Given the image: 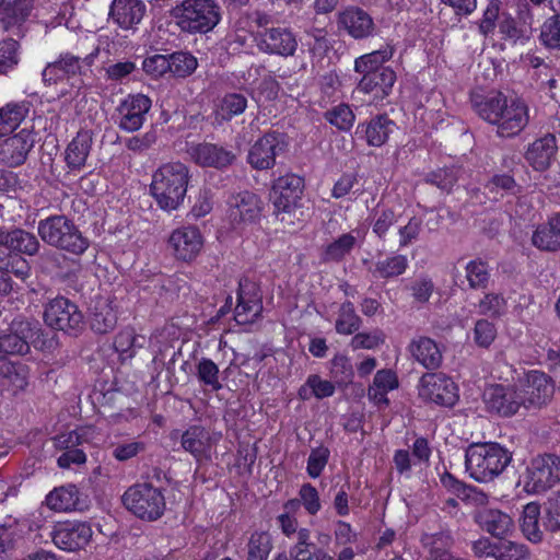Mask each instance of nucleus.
<instances>
[{
	"label": "nucleus",
	"instance_id": "obj_1",
	"mask_svg": "<svg viewBox=\"0 0 560 560\" xmlns=\"http://www.w3.org/2000/svg\"><path fill=\"white\" fill-rule=\"evenodd\" d=\"M471 104L480 118L497 126L499 137H515L529 122L528 105L521 98L508 100L502 93L495 92L474 95Z\"/></svg>",
	"mask_w": 560,
	"mask_h": 560
},
{
	"label": "nucleus",
	"instance_id": "obj_2",
	"mask_svg": "<svg viewBox=\"0 0 560 560\" xmlns=\"http://www.w3.org/2000/svg\"><path fill=\"white\" fill-rule=\"evenodd\" d=\"M190 171L180 162L162 164L152 175L150 192L164 211L177 210L185 200L190 182Z\"/></svg>",
	"mask_w": 560,
	"mask_h": 560
},
{
	"label": "nucleus",
	"instance_id": "obj_3",
	"mask_svg": "<svg viewBox=\"0 0 560 560\" xmlns=\"http://www.w3.org/2000/svg\"><path fill=\"white\" fill-rule=\"evenodd\" d=\"M512 462V453L499 443H472L465 452V467L478 482H489L500 476Z\"/></svg>",
	"mask_w": 560,
	"mask_h": 560
},
{
	"label": "nucleus",
	"instance_id": "obj_4",
	"mask_svg": "<svg viewBox=\"0 0 560 560\" xmlns=\"http://www.w3.org/2000/svg\"><path fill=\"white\" fill-rule=\"evenodd\" d=\"M37 232L47 245L75 256L84 254L90 246L89 238L65 214H55L40 220Z\"/></svg>",
	"mask_w": 560,
	"mask_h": 560
},
{
	"label": "nucleus",
	"instance_id": "obj_5",
	"mask_svg": "<svg viewBox=\"0 0 560 560\" xmlns=\"http://www.w3.org/2000/svg\"><path fill=\"white\" fill-rule=\"evenodd\" d=\"M560 482V456L544 453L533 457L520 478L527 493L539 494Z\"/></svg>",
	"mask_w": 560,
	"mask_h": 560
},
{
	"label": "nucleus",
	"instance_id": "obj_6",
	"mask_svg": "<svg viewBox=\"0 0 560 560\" xmlns=\"http://www.w3.org/2000/svg\"><path fill=\"white\" fill-rule=\"evenodd\" d=\"M122 503L137 517L148 522L159 520L166 508L162 490L148 482L129 487L122 495Z\"/></svg>",
	"mask_w": 560,
	"mask_h": 560
},
{
	"label": "nucleus",
	"instance_id": "obj_7",
	"mask_svg": "<svg viewBox=\"0 0 560 560\" xmlns=\"http://www.w3.org/2000/svg\"><path fill=\"white\" fill-rule=\"evenodd\" d=\"M40 328L37 322L22 317L14 318L9 328L0 335V353L9 355H24L30 351V345L51 348L54 340L39 342Z\"/></svg>",
	"mask_w": 560,
	"mask_h": 560
},
{
	"label": "nucleus",
	"instance_id": "obj_8",
	"mask_svg": "<svg viewBox=\"0 0 560 560\" xmlns=\"http://www.w3.org/2000/svg\"><path fill=\"white\" fill-rule=\"evenodd\" d=\"M45 324L69 335H78L84 327V317L78 305L67 298L57 296L44 307Z\"/></svg>",
	"mask_w": 560,
	"mask_h": 560
},
{
	"label": "nucleus",
	"instance_id": "obj_9",
	"mask_svg": "<svg viewBox=\"0 0 560 560\" xmlns=\"http://www.w3.org/2000/svg\"><path fill=\"white\" fill-rule=\"evenodd\" d=\"M419 397L439 406L452 407L458 399L457 387L442 373H427L420 378Z\"/></svg>",
	"mask_w": 560,
	"mask_h": 560
},
{
	"label": "nucleus",
	"instance_id": "obj_10",
	"mask_svg": "<svg viewBox=\"0 0 560 560\" xmlns=\"http://www.w3.org/2000/svg\"><path fill=\"white\" fill-rule=\"evenodd\" d=\"M304 189V180L294 174H287L275 180L270 200L276 213H291L299 205Z\"/></svg>",
	"mask_w": 560,
	"mask_h": 560
},
{
	"label": "nucleus",
	"instance_id": "obj_11",
	"mask_svg": "<svg viewBox=\"0 0 560 560\" xmlns=\"http://www.w3.org/2000/svg\"><path fill=\"white\" fill-rule=\"evenodd\" d=\"M93 530L85 522H65L54 526L50 537L55 546L68 552L84 549L91 541Z\"/></svg>",
	"mask_w": 560,
	"mask_h": 560
},
{
	"label": "nucleus",
	"instance_id": "obj_12",
	"mask_svg": "<svg viewBox=\"0 0 560 560\" xmlns=\"http://www.w3.org/2000/svg\"><path fill=\"white\" fill-rule=\"evenodd\" d=\"M285 136L270 131L259 138L250 148L248 162L256 170H268L276 163V158L287 148Z\"/></svg>",
	"mask_w": 560,
	"mask_h": 560
},
{
	"label": "nucleus",
	"instance_id": "obj_13",
	"mask_svg": "<svg viewBox=\"0 0 560 560\" xmlns=\"http://www.w3.org/2000/svg\"><path fill=\"white\" fill-rule=\"evenodd\" d=\"M518 389L522 394L525 408H540L551 400L555 393V385L551 378L545 373L530 371L521 382Z\"/></svg>",
	"mask_w": 560,
	"mask_h": 560
},
{
	"label": "nucleus",
	"instance_id": "obj_14",
	"mask_svg": "<svg viewBox=\"0 0 560 560\" xmlns=\"http://www.w3.org/2000/svg\"><path fill=\"white\" fill-rule=\"evenodd\" d=\"M261 213V201L257 195L244 190L232 194L228 199V218L233 228L254 223Z\"/></svg>",
	"mask_w": 560,
	"mask_h": 560
},
{
	"label": "nucleus",
	"instance_id": "obj_15",
	"mask_svg": "<svg viewBox=\"0 0 560 560\" xmlns=\"http://www.w3.org/2000/svg\"><path fill=\"white\" fill-rule=\"evenodd\" d=\"M485 401L490 412L500 417L514 416L524 407L522 394L515 386L497 384L485 392Z\"/></svg>",
	"mask_w": 560,
	"mask_h": 560
},
{
	"label": "nucleus",
	"instance_id": "obj_16",
	"mask_svg": "<svg viewBox=\"0 0 560 560\" xmlns=\"http://www.w3.org/2000/svg\"><path fill=\"white\" fill-rule=\"evenodd\" d=\"M34 144L35 137L27 129L4 138L0 141V164L8 167L24 164Z\"/></svg>",
	"mask_w": 560,
	"mask_h": 560
},
{
	"label": "nucleus",
	"instance_id": "obj_17",
	"mask_svg": "<svg viewBox=\"0 0 560 560\" xmlns=\"http://www.w3.org/2000/svg\"><path fill=\"white\" fill-rule=\"evenodd\" d=\"M258 48L260 51L281 57H291L298 49V39L287 27H270L259 33Z\"/></svg>",
	"mask_w": 560,
	"mask_h": 560
},
{
	"label": "nucleus",
	"instance_id": "obj_18",
	"mask_svg": "<svg viewBox=\"0 0 560 560\" xmlns=\"http://www.w3.org/2000/svg\"><path fill=\"white\" fill-rule=\"evenodd\" d=\"M151 105V100L147 95H129L117 108L119 128L128 132L139 130L145 120V115L149 113Z\"/></svg>",
	"mask_w": 560,
	"mask_h": 560
},
{
	"label": "nucleus",
	"instance_id": "obj_19",
	"mask_svg": "<svg viewBox=\"0 0 560 560\" xmlns=\"http://www.w3.org/2000/svg\"><path fill=\"white\" fill-rule=\"evenodd\" d=\"M262 311L261 296L256 284L248 279L238 282L237 304L235 306V320L241 324H249L260 315Z\"/></svg>",
	"mask_w": 560,
	"mask_h": 560
},
{
	"label": "nucleus",
	"instance_id": "obj_20",
	"mask_svg": "<svg viewBox=\"0 0 560 560\" xmlns=\"http://www.w3.org/2000/svg\"><path fill=\"white\" fill-rule=\"evenodd\" d=\"M174 256L183 261H191L200 253L203 238L195 226H184L173 231L168 240Z\"/></svg>",
	"mask_w": 560,
	"mask_h": 560
},
{
	"label": "nucleus",
	"instance_id": "obj_21",
	"mask_svg": "<svg viewBox=\"0 0 560 560\" xmlns=\"http://www.w3.org/2000/svg\"><path fill=\"white\" fill-rule=\"evenodd\" d=\"M338 26L354 39L370 37L375 31L371 15L358 7H350L342 11L338 16Z\"/></svg>",
	"mask_w": 560,
	"mask_h": 560
},
{
	"label": "nucleus",
	"instance_id": "obj_22",
	"mask_svg": "<svg viewBox=\"0 0 560 560\" xmlns=\"http://www.w3.org/2000/svg\"><path fill=\"white\" fill-rule=\"evenodd\" d=\"M474 522L483 530L497 538H503L513 528V520L501 510L480 506L474 511Z\"/></svg>",
	"mask_w": 560,
	"mask_h": 560
},
{
	"label": "nucleus",
	"instance_id": "obj_23",
	"mask_svg": "<svg viewBox=\"0 0 560 560\" xmlns=\"http://www.w3.org/2000/svg\"><path fill=\"white\" fill-rule=\"evenodd\" d=\"M187 152L196 164L203 167H226L235 159L233 152L208 142L191 145Z\"/></svg>",
	"mask_w": 560,
	"mask_h": 560
},
{
	"label": "nucleus",
	"instance_id": "obj_24",
	"mask_svg": "<svg viewBox=\"0 0 560 560\" xmlns=\"http://www.w3.org/2000/svg\"><path fill=\"white\" fill-rule=\"evenodd\" d=\"M182 446L189 452L197 462L209 460L215 440L210 432L201 425L189 427L182 435Z\"/></svg>",
	"mask_w": 560,
	"mask_h": 560
},
{
	"label": "nucleus",
	"instance_id": "obj_25",
	"mask_svg": "<svg viewBox=\"0 0 560 560\" xmlns=\"http://www.w3.org/2000/svg\"><path fill=\"white\" fill-rule=\"evenodd\" d=\"M145 4L141 0H113L109 18L121 28L129 30L141 22Z\"/></svg>",
	"mask_w": 560,
	"mask_h": 560
},
{
	"label": "nucleus",
	"instance_id": "obj_26",
	"mask_svg": "<svg viewBox=\"0 0 560 560\" xmlns=\"http://www.w3.org/2000/svg\"><path fill=\"white\" fill-rule=\"evenodd\" d=\"M395 82L396 73L393 69H381L378 72L362 75L358 90L373 94L376 100H383L389 95Z\"/></svg>",
	"mask_w": 560,
	"mask_h": 560
},
{
	"label": "nucleus",
	"instance_id": "obj_27",
	"mask_svg": "<svg viewBox=\"0 0 560 560\" xmlns=\"http://www.w3.org/2000/svg\"><path fill=\"white\" fill-rule=\"evenodd\" d=\"M557 140L551 133L535 140L525 153L526 161L537 171H544L555 158L557 152Z\"/></svg>",
	"mask_w": 560,
	"mask_h": 560
},
{
	"label": "nucleus",
	"instance_id": "obj_28",
	"mask_svg": "<svg viewBox=\"0 0 560 560\" xmlns=\"http://www.w3.org/2000/svg\"><path fill=\"white\" fill-rule=\"evenodd\" d=\"M28 368L25 364L4 362L0 365V394L15 395L27 386Z\"/></svg>",
	"mask_w": 560,
	"mask_h": 560
},
{
	"label": "nucleus",
	"instance_id": "obj_29",
	"mask_svg": "<svg viewBox=\"0 0 560 560\" xmlns=\"http://www.w3.org/2000/svg\"><path fill=\"white\" fill-rule=\"evenodd\" d=\"M411 355L427 370L441 366L443 355L439 345L429 337L413 339L409 346Z\"/></svg>",
	"mask_w": 560,
	"mask_h": 560
},
{
	"label": "nucleus",
	"instance_id": "obj_30",
	"mask_svg": "<svg viewBox=\"0 0 560 560\" xmlns=\"http://www.w3.org/2000/svg\"><path fill=\"white\" fill-rule=\"evenodd\" d=\"M532 244L544 252L560 249V213L552 215L546 223L536 228L532 235Z\"/></svg>",
	"mask_w": 560,
	"mask_h": 560
},
{
	"label": "nucleus",
	"instance_id": "obj_31",
	"mask_svg": "<svg viewBox=\"0 0 560 560\" xmlns=\"http://www.w3.org/2000/svg\"><path fill=\"white\" fill-rule=\"evenodd\" d=\"M0 244L7 245L13 253L33 256L37 254L40 244L37 237L25 230H0Z\"/></svg>",
	"mask_w": 560,
	"mask_h": 560
},
{
	"label": "nucleus",
	"instance_id": "obj_32",
	"mask_svg": "<svg viewBox=\"0 0 560 560\" xmlns=\"http://www.w3.org/2000/svg\"><path fill=\"white\" fill-rule=\"evenodd\" d=\"M92 132L80 130L66 149V162L70 170L84 167L92 148Z\"/></svg>",
	"mask_w": 560,
	"mask_h": 560
},
{
	"label": "nucleus",
	"instance_id": "obj_33",
	"mask_svg": "<svg viewBox=\"0 0 560 560\" xmlns=\"http://www.w3.org/2000/svg\"><path fill=\"white\" fill-rule=\"evenodd\" d=\"M47 506L56 512H68L82 509L80 492L77 486L66 485L55 488L46 497Z\"/></svg>",
	"mask_w": 560,
	"mask_h": 560
},
{
	"label": "nucleus",
	"instance_id": "obj_34",
	"mask_svg": "<svg viewBox=\"0 0 560 560\" xmlns=\"http://www.w3.org/2000/svg\"><path fill=\"white\" fill-rule=\"evenodd\" d=\"M394 55V47L389 44L377 50L362 55L354 60V71L361 75L378 72L381 69H392L384 66Z\"/></svg>",
	"mask_w": 560,
	"mask_h": 560
},
{
	"label": "nucleus",
	"instance_id": "obj_35",
	"mask_svg": "<svg viewBox=\"0 0 560 560\" xmlns=\"http://www.w3.org/2000/svg\"><path fill=\"white\" fill-rule=\"evenodd\" d=\"M117 314L108 299H98L92 310L90 326L97 334H107L115 328Z\"/></svg>",
	"mask_w": 560,
	"mask_h": 560
},
{
	"label": "nucleus",
	"instance_id": "obj_36",
	"mask_svg": "<svg viewBox=\"0 0 560 560\" xmlns=\"http://www.w3.org/2000/svg\"><path fill=\"white\" fill-rule=\"evenodd\" d=\"M395 122L384 115L372 118L366 125H359L362 128L366 142L372 147H382L386 143L393 132Z\"/></svg>",
	"mask_w": 560,
	"mask_h": 560
},
{
	"label": "nucleus",
	"instance_id": "obj_37",
	"mask_svg": "<svg viewBox=\"0 0 560 560\" xmlns=\"http://www.w3.org/2000/svg\"><path fill=\"white\" fill-rule=\"evenodd\" d=\"M305 34L310 38L306 46L311 57L312 68L322 69L324 59L331 49L327 32L324 28L311 27L306 30Z\"/></svg>",
	"mask_w": 560,
	"mask_h": 560
},
{
	"label": "nucleus",
	"instance_id": "obj_38",
	"mask_svg": "<svg viewBox=\"0 0 560 560\" xmlns=\"http://www.w3.org/2000/svg\"><path fill=\"white\" fill-rule=\"evenodd\" d=\"M421 542L429 551L430 560H450L452 557L450 548L453 545V538L447 532L424 534Z\"/></svg>",
	"mask_w": 560,
	"mask_h": 560
},
{
	"label": "nucleus",
	"instance_id": "obj_39",
	"mask_svg": "<svg viewBox=\"0 0 560 560\" xmlns=\"http://www.w3.org/2000/svg\"><path fill=\"white\" fill-rule=\"evenodd\" d=\"M196 376L205 392L217 393L223 388L219 366L208 358H201L196 364Z\"/></svg>",
	"mask_w": 560,
	"mask_h": 560
},
{
	"label": "nucleus",
	"instance_id": "obj_40",
	"mask_svg": "<svg viewBox=\"0 0 560 560\" xmlns=\"http://www.w3.org/2000/svg\"><path fill=\"white\" fill-rule=\"evenodd\" d=\"M28 114L26 103H9L0 108V136L13 131Z\"/></svg>",
	"mask_w": 560,
	"mask_h": 560
},
{
	"label": "nucleus",
	"instance_id": "obj_41",
	"mask_svg": "<svg viewBox=\"0 0 560 560\" xmlns=\"http://www.w3.org/2000/svg\"><path fill=\"white\" fill-rule=\"evenodd\" d=\"M362 324V319L355 313L353 303L350 301L343 302L338 311L335 328L340 335H352L357 332Z\"/></svg>",
	"mask_w": 560,
	"mask_h": 560
},
{
	"label": "nucleus",
	"instance_id": "obj_42",
	"mask_svg": "<svg viewBox=\"0 0 560 560\" xmlns=\"http://www.w3.org/2000/svg\"><path fill=\"white\" fill-rule=\"evenodd\" d=\"M272 548L273 544L270 534L256 530L249 536L246 560H268Z\"/></svg>",
	"mask_w": 560,
	"mask_h": 560
},
{
	"label": "nucleus",
	"instance_id": "obj_43",
	"mask_svg": "<svg viewBox=\"0 0 560 560\" xmlns=\"http://www.w3.org/2000/svg\"><path fill=\"white\" fill-rule=\"evenodd\" d=\"M539 515L540 506L537 503H528L525 505L521 527L525 537L533 542H539L542 539V532L539 527Z\"/></svg>",
	"mask_w": 560,
	"mask_h": 560
},
{
	"label": "nucleus",
	"instance_id": "obj_44",
	"mask_svg": "<svg viewBox=\"0 0 560 560\" xmlns=\"http://www.w3.org/2000/svg\"><path fill=\"white\" fill-rule=\"evenodd\" d=\"M408 267L405 255H393L375 264L373 276L381 279H389L402 275Z\"/></svg>",
	"mask_w": 560,
	"mask_h": 560
},
{
	"label": "nucleus",
	"instance_id": "obj_45",
	"mask_svg": "<svg viewBox=\"0 0 560 560\" xmlns=\"http://www.w3.org/2000/svg\"><path fill=\"white\" fill-rule=\"evenodd\" d=\"M300 503L310 515H316L322 509L318 491L311 483L302 485L299 491V499L289 500L285 503V508L295 509Z\"/></svg>",
	"mask_w": 560,
	"mask_h": 560
},
{
	"label": "nucleus",
	"instance_id": "obj_46",
	"mask_svg": "<svg viewBox=\"0 0 560 560\" xmlns=\"http://www.w3.org/2000/svg\"><path fill=\"white\" fill-rule=\"evenodd\" d=\"M198 67L195 56L187 51H176L170 55V72L177 78L192 74Z\"/></svg>",
	"mask_w": 560,
	"mask_h": 560
},
{
	"label": "nucleus",
	"instance_id": "obj_47",
	"mask_svg": "<svg viewBox=\"0 0 560 560\" xmlns=\"http://www.w3.org/2000/svg\"><path fill=\"white\" fill-rule=\"evenodd\" d=\"M465 271L470 289L479 290L487 288L490 279V272L489 267L485 261L481 259L471 260L466 265Z\"/></svg>",
	"mask_w": 560,
	"mask_h": 560
},
{
	"label": "nucleus",
	"instance_id": "obj_48",
	"mask_svg": "<svg viewBox=\"0 0 560 560\" xmlns=\"http://www.w3.org/2000/svg\"><path fill=\"white\" fill-rule=\"evenodd\" d=\"M357 244V237L351 233L340 235L332 243L328 244L324 258L328 261H339L348 255Z\"/></svg>",
	"mask_w": 560,
	"mask_h": 560
},
{
	"label": "nucleus",
	"instance_id": "obj_49",
	"mask_svg": "<svg viewBox=\"0 0 560 560\" xmlns=\"http://www.w3.org/2000/svg\"><path fill=\"white\" fill-rule=\"evenodd\" d=\"M458 173L459 168L457 167L439 168L427 174L424 180L442 191L450 192L458 180Z\"/></svg>",
	"mask_w": 560,
	"mask_h": 560
},
{
	"label": "nucleus",
	"instance_id": "obj_50",
	"mask_svg": "<svg viewBox=\"0 0 560 560\" xmlns=\"http://www.w3.org/2000/svg\"><path fill=\"white\" fill-rule=\"evenodd\" d=\"M247 107V100L243 94L229 93L223 96L218 115L223 120L241 115Z\"/></svg>",
	"mask_w": 560,
	"mask_h": 560
},
{
	"label": "nucleus",
	"instance_id": "obj_51",
	"mask_svg": "<svg viewBox=\"0 0 560 560\" xmlns=\"http://www.w3.org/2000/svg\"><path fill=\"white\" fill-rule=\"evenodd\" d=\"M539 39L547 48L560 49V14H555L544 22Z\"/></svg>",
	"mask_w": 560,
	"mask_h": 560
},
{
	"label": "nucleus",
	"instance_id": "obj_52",
	"mask_svg": "<svg viewBox=\"0 0 560 560\" xmlns=\"http://www.w3.org/2000/svg\"><path fill=\"white\" fill-rule=\"evenodd\" d=\"M143 336H137L133 328L127 327L118 332L114 340L117 352L132 357L133 347H142Z\"/></svg>",
	"mask_w": 560,
	"mask_h": 560
},
{
	"label": "nucleus",
	"instance_id": "obj_53",
	"mask_svg": "<svg viewBox=\"0 0 560 560\" xmlns=\"http://www.w3.org/2000/svg\"><path fill=\"white\" fill-rule=\"evenodd\" d=\"M329 455V450L323 445L311 451L306 466V471L311 478L315 479L320 476L328 463Z\"/></svg>",
	"mask_w": 560,
	"mask_h": 560
},
{
	"label": "nucleus",
	"instance_id": "obj_54",
	"mask_svg": "<svg viewBox=\"0 0 560 560\" xmlns=\"http://www.w3.org/2000/svg\"><path fill=\"white\" fill-rule=\"evenodd\" d=\"M529 550L526 545L515 541H502L498 544L497 560H527Z\"/></svg>",
	"mask_w": 560,
	"mask_h": 560
},
{
	"label": "nucleus",
	"instance_id": "obj_55",
	"mask_svg": "<svg viewBox=\"0 0 560 560\" xmlns=\"http://www.w3.org/2000/svg\"><path fill=\"white\" fill-rule=\"evenodd\" d=\"M18 42L12 38L0 42V73H7L18 65Z\"/></svg>",
	"mask_w": 560,
	"mask_h": 560
},
{
	"label": "nucleus",
	"instance_id": "obj_56",
	"mask_svg": "<svg viewBox=\"0 0 560 560\" xmlns=\"http://www.w3.org/2000/svg\"><path fill=\"white\" fill-rule=\"evenodd\" d=\"M504 308L505 300L499 293H487L478 304L479 313L490 317L500 316Z\"/></svg>",
	"mask_w": 560,
	"mask_h": 560
},
{
	"label": "nucleus",
	"instance_id": "obj_57",
	"mask_svg": "<svg viewBox=\"0 0 560 560\" xmlns=\"http://www.w3.org/2000/svg\"><path fill=\"white\" fill-rule=\"evenodd\" d=\"M396 222L395 212L389 208H376L373 212V232L384 237L388 229Z\"/></svg>",
	"mask_w": 560,
	"mask_h": 560
},
{
	"label": "nucleus",
	"instance_id": "obj_58",
	"mask_svg": "<svg viewBox=\"0 0 560 560\" xmlns=\"http://www.w3.org/2000/svg\"><path fill=\"white\" fill-rule=\"evenodd\" d=\"M327 119L340 130H348L354 121V115L348 105H339L327 113Z\"/></svg>",
	"mask_w": 560,
	"mask_h": 560
},
{
	"label": "nucleus",
	"instance_id": "obj_59",
	"mask_svg": "<svg viewBox=\"0 0 560 560\" xmlns=\"http://www.w3.org/2000/svg\"><path fill=\"white\" fill-rule=\"evenodd\" d=\"M4 13L13 18L16 22L23 21L30 14L32 0H0Z\"/></svg>",
	"mask_w": 560,
	"mask_h": 560
},
{
	"label": "nucleus",
	"instance_id": "obj_60",
	"mask_svg": "<svg viewBox=\"0 0 560 560\" xmlns=\"http://www.w3.org/2000/svg\"><path fill=\"white\" fill-rule=\"evenodd\" d=\"M143 70L152 77H162L170 72V55H153L147 57L142 62Z\"/></svg>",
	"mask_w": 560,
	"mask_h": 560
},
{
	"label": "nucleus",
	"instance_id": "obj_61",
	"mask_svg": "<svg viewBox=\"0 0 560 560\" xmlns=\"http://www.w3.org/2000/svg\"><path fill=\"white\" fill-rule=\"evenodd\" d=\"M384 342V336L381 331L373 332H358L350 342L353 350L358 349H374Z\"/></svg>",
	"mask_w": 560,
	"mask_h": 560
},
{
	"label": "nucleus",
	"instance_id": "obj_62",
	"mask_svg": "<svg viewBox=\"0 0 560 560\" xmlns=\"http://www.w3.org/2000/svg\"><path fill=\"white\" fill-rule=\"evenodd\" d=\"M422 220L418 217H411L408 223L400 226L398 230L399 234V246L405 247L417 241L421 232Z\"/></svg>",
	"mask_w": 560,
	"mask_h": 560
},
{
	"label": "nucleus",
	"instance_id": "obj_63",
	"mask_svg": "<svg viewBox=\"0 0 560 560\" xmlns=\"http://www.w3.org/2000/svg\"><path fill=\"white\" fill-rule=\"evenodd\" d=\"M475 341L480 347H489L495 338L497 330L492 323L487 319L477 320L474 329Z\"/></svg>",
	"mask_w": 560,
	"mask_h": 560
},
{
	"label": "nucleus",
	"instance_id": "obj_64",
	"mask_svg": "<svg viewBox=\"0 0 560 560\" xmlns=\"http://www.w3.org/2000/svg\"><path fill=\"white\" fill-rule=\"evenodd\" d=\"M434 288L433 281L427 277L417 279L410 285L412 296L419 303H427L430 300Z\"/></svg>",
	"mask_w": 560,
	"mask_h": 560
}]
</instances>
